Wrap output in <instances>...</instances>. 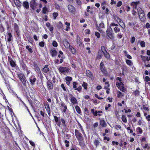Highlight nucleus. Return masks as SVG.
<instances>
[{"label": "nucleus", "instance_id": "f257e3e1", "mask_svg": "<svg viewBox=\"0 0 150 150\" xmlns=\"http://www.w3.org/2000/svg\"><path fill=\"white\" fill-rule=\"evenodd\" d=\"M122 78L117 77L116 78L117 80H119V81H117L116 83V86L122 92H125L126 91V89L124 87V85L122 82Z\"/></svg>", "mask_w": 150, "mask_h": 150}, {"label": "nucleus", "instance_id": "f03ea898", "mask_svg": "<svg viewBox=\"0 0 150 150\" xmlns=\"http://www.w3.org/2000/svg\"><path fill=\"white\" fill-rule=\"evenodd\" d=\"M58 69L60 73H62L65 75H66V74L69 72L70 70V69L68 67H60Z\"/></svg>", "mask_w": 150, "mask_h": 150}, {"label": "nucleus", "instance_id": "7ed1b4c3", "mask_svg": "<svg viewBox=\"0 0 150 150\" xmlns=\"http://www.w3.org/2000/svg\"><path fill=\"white\" fill-rule=\"evenodd\" d=\"M112 29L111 28H108L106 32V35L111 39L113 38V35L112 33Z\"/></svg>", "mask_w": 150, "mask_h": 150}, {"label": "nucleus", "instance_id": "20e7f679", "mask_svg": "<svg viewBox=\"0 0 150 150\" xmlns=\"http://www.w3.org/2000/svg\"><path fill=\"white\" fill-rule=\"evenodd\" d=\"M110 27L112 29L113 28L114 30L115 33H117L119 32L120 31V29L118 27L117 24H115L114 23H110Z\"/></svg>", "mask_w": 150, "mask_h": 150}, {"label": "nucleus", "instance_id": "39448f33", "mask_svg": "<svg viewBox=\"0 0 150 150\" xmlns=\"http://www.w3.org/2000/svg\"><path fill=\"white\" fill-rule=\"evenodd\" d=\"M75 135L76 138L79 141H82L83 140V138L82 134L77 129L75 130Z\"/></svg>", "mask_w": 150, "mask_h": 150}, {"label": "nucleus", "instance_id": "423d86ee", "mask_svg": "<svg viewBox=\"0 0 150 150\" xmlns=\"http://www.w3.org/2000/svg\"><path fill=\"white\" fill-rule=\"evenodd\" d=\"M36 0H31L30 3V7L33 10H35L37 8L38 4L36 2Z\"/></svg>", "mask_w": 150, "mask_h": 150}, {"label": "nucleus", "instance_id": "0eeeda50", "mask_svg": "<svg viewBox=\"0 0 150 150\" xmlns=\"http://www.w3.org/2000/svg\"><path fill=\"white\" fill-rule=\"evenodd\" d=\"M50 53L52 57L56 56L57 54V52L54 48H52L50 49Z\"/></svg>", "mask_w": 150, "mask_h": 150}, {"label": "nucleus", "instance_id": "6e6552de", "mask_svg": "<svg viewBox=\"0 0 150 150\" xmlns=\"http://www.w3.org/2000/svg\"><path fill=\"white\" fill-rule=\"evenodd\" d=\"M100 69L101 71L104 74H106L107 72L105 69L103 62H101L100 64Z\"/></svg>", "mask_w": 150, "mask_h": 150}, {"label": "nucleus", "instance_id": "1a4fd4ad", "mask_svg": "<svg viewBox=\"0 0 150 150\" xmlns=\"http://www.w3.org/2000/svg\"><path fill=\"white\" fill-rule=\"evenodd\" d=\"M102 50L103 52L105 57L107 58L108 59L110 57V55L105 50L104 47H102Z\"/></svg>", "mask_w": 150, "mask_h": 150}, {"label": "nucleus", "instance_id": "9d476101", "mask_svg": "<svg viewBox=\"0 0 150 150\" xmlns=\"http://www.w3.org/2000/svg\"><path fill=\"white\" fill-rule=\"evenodd\" d=\"M36 80L35 77L34 76H31L30 78V82L32 85L34 84Z\"/></svg>", "mask_w": 150, "mask_h": 150}, {"label": "nucleus", "instance_id": "9b49d317", "mask_svg": "<svg viewBox=\"0 0 150 150\" xmlns=\"http://www.w3.org/2000/svg\"><path fill=\"white\" fill-rule=\"evenodd\" d=\"M68 8L69 12L73 13L75 11V9L74 7L71 5H69L68 6Z\"/></svg>", "mask_w": 150, "mask_h": 150}, {"label": "nucleus", "instance_id": "f8f14e48", "mask_svg": "<svg viewBox=\"0 0 150 150\" xmlns=\"http://www.w3.org/2000/svg\"><path fill=\"white\" fill-rule=\"evenodd\" d=\"M86 73L87 76L92 79L93 78L92 73L89 70H87L86 71Z\"/></svg>", "mask_w": 150, "mask_h": 150}, {"label": "nucleus", "instance_id": "ddd939ff", "mask_svg": "<svg viewBox=\"0 0 150 150\" xmlns=\"http://www.w3.org/2000/svg\"><path fill=\"white\" fill-rule=\"evenodd\" d=\"M71 101L73 104H75L77 103V101L76 99L73 96H71L70 97Z\"/></svg>", "mask_w": 150, "mask_h": 150}, {"label": "nucleus", "instance_id": "4468645a", "mask_svg": "<svg viewBox=\"0 0 150 150\" xmlns=\"http://www.w3.org/2000/svg\"><path fill=\"white\" fill-rule=\"evenodd\" d=\"M139 3V1H137L136 2H132L131 4V5L133 6L134 9H136L137 8V6Z\"/></svg>", "mask_w": 150, "mask_h": 150}, {"label": "nucleus", "instance_id": "2eb2a0df", "mask_svg": "<svg viewBox=\"0 0 150 150\" xmlns=\"http://www.w3.org/2000/svg\"><path fill=\"white\" fill-rule=\"evenodd\" d=\"M49 70L48 66L46 65L42 69V71L44 73H47L49 71Z\"/></svg>", "mask_w": 150, "mask_h": 150}, {"label": "nucleus", "instance_id": "dca6fc26", "mask_svg": "<svg viewBox=\"0 0 150 150\" xmlns=\"http://www.w3.org/2000/svg\"><path fill=\"white\" fill-rule=\"evenodd\" d=\"M14 4L16 6L20 7L21 6V3L19 0H14Z\"/></svg>", "mask_w": 150, "mask_h": 150}, {"label": "nucleus", "instance_id": "f3484780", "mask_svg": "<svg viewBox=\"0 0 150 150\" xmlns=\"http://www.w3.org/2000/svg\"><path fill=\"white\" fill-rule=\"evenodd\" d=\"M23 6L26 9H28L29 8V3L27 1H24L23 2Z\"/></svg>", "mask_w": 150, "mask_h": 150}, {"label": "nucleus", "instance_id": "a211bd4d", "mask_svg": "<svg viewBox=\"0 0 150 150\" xmlns=\"http://www.w3.org/2000/svg\"><path fill=\"white\" fill-rule=\"evenodd\" d=\"M76 40L77 43L80 46L82 44V42L79 36L78 35L76 37Z\"/></svg>", "mask_w": 150, "mask_h": 150}, {"label": "nucleus", "instance_id": "6ab92c4d", "mask_svg": "<svg viewBox=\"0 0 150 150\" xmlns=\"http://www.w3.org/2000/svg\"><path fill=\"white\" fill-rule=\"evenodd\" d=\"M61 107H62L63 108V112H65L66 111V110L67 109V106L65 105L64 103L63 102H62L61 103Z\"/></svg>", "mask_w": 150, "mask_h": 150}, {"label": "nucleus", "instance_id": "aec40b11", "mask_svg": "<svg viewBox=\"0 0 150 150\" xmlns=\"http://www.w3.org/2000/svg\"><path fill=\"white\" fill-rule=\"evenodd\" d=\"M45 106L48 114L49 115L50 113V111L49 105L47 104H45Z\"/></svg>", "mask_w": 150, "mask_h": 150}, {"label": "nucleus", "instance_id": "412c9836", "mask_svg": "<svg viewBox=\"0 0 150 150\" xmlns=\"http://www.w3.org/2000/svg\"><path fill=\"white\" fill-rule=\"evenodd\" d=\"M47 85L48 89H52L53 88V86L52 83L50 82H47Z\"/></svg>", "mask_w": 150, "mask_h": 150}, {"label": "nucleus", "instance_id": "4be33fe9", "mask_svg": "<svg viewBox=\"0 0 150 150\" xmlns=\"http://www.w3.org/2000/svg\"><path fill=\"white\" fill-rule=\"evenodd\" d=\"M113 18L115 20L117 21V22H120L121 19L116 15L113 16Z\"/></svg>", "mask_w": 150, "mask_h": 150}, {"label": "nucleus", "instance_id": "5701e85b", "mask_svg": "<svg viewBox=\"0 0 150 150\" xmlns=\"http://www.w3.org/2000/svg\"><path fill=\"white\" fill-rule=\"evenodd\" d=\"M104 23H101L99 24V26H98L97 25H96V28H97V30H98L99 31H100V27L103 28L104 27Z\"/></svg>", "mask_w": 150, "mask_h": 150}, {"label": "nucleus", "instance_id": "b1692460", "mask_svg": "<svg viewBox=\"0 0 150 150\" xmlns=\"http://www.w3.org/2000/svg\"><path fill=\"white\" fill-rule=\"evenodd\" d=\"M34 67L36 71L38 72H41L40 69L37 64H34Z\"/></svg>", "mask_w": 150, "mask_h": 150}, {"label": "nucleus", "instance_id": "393cba45", "mask_svg": "<svg viewBox=\"0 0 150 150\" xmlns=\"http://www.w3.org/2000/svg\"><path fill=\"white\" fill-rule=\"evenodd\" d=\"M22 82L23 86H26V78H24V79L20 80Z\"/></svg>", "mask_w": 150, "mask_h": 150}, {"label": "nucleus", "instance_id": "a878e982", "mask_svg": "<svg viewBox=\"0 0 150 150\" xmlns=\"http://www.w3.org/2000/svg\"><path fill=\"white\" fill-rule=\"evenodd\" d=\"M18 76L20 80L24 79V78L25 77L24 75L22 73H20L18 75Z\"/></svg>", "mask_w": 150, "mask_h": 150}, {"label": "nucleus", "instance_id": "bb28decb", "mask_svg": "<svg viewBox=\"0 0 150 150\" xmlns=\"http://www.w3.org/2000/svg\"><path fill=\"white\" fill-rule=\"evenodd\" d=\"M57 27L59 28H62L63 27V25L61 22H59L56 25Z\"/></svg>", "mask_w": 150, "mask_h": 150}, {"label": "nucleus", "instance_id": "cd10ccee", "mask_svg": "<svg viewBox=\"0 0 150 150\" xmlns=\"http://www.w3.org/2000/svg\"><path fill=\"white\" fill-rule=\"evenodd\" d=\"M75 109L76 111V112L79 113V114H81V110L80 108L79 107L78 105H76L75 106Z\"/></svg>", "mask_w": 150, "mask_h": 150}, {"label": "nucleus", "instance_id": "c85d7f7f", "mask_svg": "<svg viewBox=\"0 0 150 150\" xmlns=\"http://www.w3.org/2000/svg\"><path fill=\"white\" fill-rule=\"evenodd\" d=\"M69 50L71 51L72 54H75L76 52V50L72 46L70 47Z\"/></svg>", "mask_w": 150, "mask_h": 150}, {"label": "nucleus", "instance_id": "c756f323", "mask_svg": "<svg viewBox=\"0 0 150 150\" xmlns=\"http://www.w3.org/2000/svg\"><path fill=\"white\" fill-rule=\"evenodd\" d=\"M100 125L103 127H104L105 126L106 123L103 120H101L100 121Z\"/></svg>", "mask_w": 150, "mask_h": 150}, {"label": "nucleus", "instance_id": "7c9ffc66", "mask_svg": "<svg viewBox=\"0 0 150 150\" xmlns=\"http://www.w3.org/2000/svg\"><path fill=\"white\" fill-rule=\"evenodd\" d=\"M14 28L16 32H17L18 30V27L16 23H14Z\"/></svg>", "mask_w": 150, "mask_h": 150}, {"label": "nucleus", "instance_id": "2f4dec72", "mask_svg": "<svg viewBox=\"0 0 150 150\" xmlns=\"http://www.w3.org/2000/svg\"><path fill=\"white\" fill-rule=\"evenodd\" d=\"M119 23L120 25L123 28H125V25L124 24V23L121 20V21L120 22H118Z\"/></svg>", "mask_w": 150, "mask_h": 150}, {"label": "nucleus", "instance_id": "473e14b6", "mask_svg": "<svg viewBox=\"0 0 150 150\" xmlns=\"http://www.w3.org/2000/svg\"><path fill=\"white\" fill-rule=\"evenodd\" d=\"M124 96L123 94H122L120 91H118L117 92V96L118 98Z\"/></svg>", "mask_w": 150, "mask_h": 150}, {"label": "nucleus", "instance_id": "72a5a7b5", "mask_svg": "<svg viewBox=\"0 0 150 150\" xmlns=\"http://www.w3.org/2000/svg\"><path fill=\"white\" fill-rule=\"evenodd\" d=\"M138 13L139 14H142L143 13V11L141 8H138L137 9Z\"/></svg>", "mask_w": 150, "mask_h": 150}, {"label": "nucleus", "instance_id": "f704fd0d", "mask_svg": "<svg viewBox=\"0 0 150 150\" xmlns=\"http://www.w3.org/2000/svg\"><path fill=\"white\" fill-rule=\"evenodd\" d=\"M65 80L67 81L71 82L72 80V78L71 77L67 76L65 78Z\"/></svg>", "mask_w": 150, "mask_h": 150}, {"label": "nucleus", "instance_id": "c9c22d12", "mask_svg": "<svg viewBox=\"0 0 150 150\" xmlns=\"http://www.w3.org/2000/svg\"><path fill=\"white\" fill-rule=\"evenodd\" d=\"M91 112H92L94 116H97V113L96 111H95V110L94 109H92L91 110Z\"/></svg>", "mask_w": 150, "mask_h": 150}, {"label": "nucleus", "instance_id": "e433bc0d", "mask_svg": "<svg viewBox=\"0 0 150 150\" xmlns=\"http://www.w3.org/2000/svg\"><path fill=\"white\" fill-rule=\"evenodd\" d=\"M26 48L28 50L29 52H30L32 53L33 52L31 48H30L29 46H26Z\"/></svg>", "mask_w": 150, "mask_h": 150}, {"label": "nucleus", "instance_id": "4c0bfd02", "mask_svg": "<svg viewBox=\"0 0 150 150\" xmlns=\"http://www.w3.org/2000/svg\"><path fill=\"white\" fill-rule=\"evenodd\" d=\"M10 63L12 67H15L16 66V64L12 60L10 61Z\"/></svg>", "mask_w": 150, "mask_h": 150}, {"label": "nucleus", "instance_id": "58836bf2", "mask_svg": "<svg viewBox=\"0 0 150 150\" xmlns=\"http://www.w3.org/2000/svg\"><path fill=\"white\" fill-rule=\"evenodd\" d=\"M122 121L125 123H126L127 122V120L126 119V116L124 115H122Z\"/></svg>", "mask_w": 150, "mask_h": 150}, {"label": "nucleus", "instance_id": "ea45409f", "mask_svg": "<svg viewBox=\"0 0 150 150\" xmlns=\"http://www.w3.org/2000/svg\"><path fill=\"white\" fill-rule=\"evenodd\" d=\"M126 62L128 65L129 66L132 65V62L131 60L127 59L126 60Z\"/></svg>", "mask_w": 150, "mask_h": 150}, {"label": "nucleus", "instance_id": "a19ab883", "mask_svg": "<svg viewBox=\"0 0 150 150\" xmlns=\"http://www.w3.org/2000/svg\"><path fill=\"white\" fill-rule=\"evenodd\" d=\"M58 15V13H57L54 12L53 13V18L54 19H55L57 17Z\"/></svg>", "mask_w": 150, "mask_h": 150}, {"label": "nucleus", "instance_id": "79ce46f5", "mask_svg": "<svg viewBox=\"0 0 150 150\" xmlns=\"http://www.w3.org/2000/svg\"><path fill=\"white\" fill-rule=\"evenodd\" d=\"M137 130L140 134H141L142 132V130L140 127H138L137 128Z\"/></svg>", "mask_w": 150, "mask_h": 150}, {"label": "nucleus", "instance_id": "37998d69", "mask_svg": "<svg viewBox=\"0 0 150 150\" xmlns=\"http://www.w3.org/2000/svg\"><path fill=\"white\" fill-rule=\"evenodd\" d=\"M77 83L74 82L73 83V88H74L76 89V86L77 85Z\"/></svg>", "mask_w": 150, "mask_h": 150}, {"label": "nucleus", "instance_id": "c03bdc74", "mask_svg": "<svg viewBox=\"0 0 150 150\" xmlns=\"http://www.w3.org/2000/svg\"><path fill=\"white\" fill-rule=\"evenodd\" d=\"M134 94L135 96H138L139 95L140 92L137 90L134 91Z\"/></svg>", "mask_w": 150, "mask_h": 150}, {"label": "nucleus", "instance_id": "a18cd8bd", "mask_svg": "<svg viewBox=\"0 0 150 150\" xmlns=\"http://www.w3.org/2000/svg\"><path fill=\"white\" fill-rule=\"evenodd\" d=\"M52 45L54 47H57L58 46V44L56 41H53L52 42Z\"/></svg>", "mask_w": 150, "mask_h": 150}, {"label": "nucleus", "instance_id": "49530a36", "mask_svg": "<svg viewBox=\"0 0 150 150\" xmlns=\"http://www.w3.org/2000/svg\"><path fill=\"white\" fill-rule=\"evenodd\" d=\"M63 42L64 45L66 44L68 47L69 46V44L67 40H65Z\"/></svg>", "mask_w": 150, "mask_h": 150}, {"label": "nucleus", "instance_id": "de8ad7c7", "mask_svg": "<svg viewBox=\"0 0 150 150\" xmlns=\"http://www.w3.org/2000/svg\"><path fill=\"white\" fill-rule=\"evenodd\" d=\"M140 44L141 47H144L145 46V42L143 41H141Z\"/></svg>", "mask_w": 150, "mask_h": 150}, {"label": "nucleus", "instance_id": "09e8293b", "mask_svg": "<svg viewBox=\"0 0 150 150\" xmlns=\"http://www.w3.org/2000/svg\"><path fill=\"white\" fill-rule=\"evenodd\" d=\"M47 11V8L46 7H44L42 9V13H43L45 14L46 13Z\"/></svg>", "mask_w": 150, "mask_h": 150}, {"label": "nucleus", "instance_id": "8fccbe9b", "mask_svg": "<svg viewBox=\"0 0 150 150\" xmlns=\"http://www.w3.org/2000/svg\"><path fill=\"white\" fill-rule=\"evenodd\" d=\"M95 35L96 36L97 38H100V34L97 32H96L95 33Z\"/></svg>", "mask_w": 150, "mask_h": 150}, {"label": "nucleus", "instance_id": "3c124183", "mask_svg": "<svg viewBox=\"0 0 150 150\" xmlns=\"http://www.w3.org/2000/svg\"><path fill=\"white\" fill-rule=\"evenodd\" d=\"M79 128L81 130L82 133L85 136H86V134H85V132L82 128V127L81 125L79 126Z\"/></svg>", "mask_w": 150, "mask_h": 150}, {"label": "nucleus", "instance_id": "603ef678", "mask_svg": "<svg viewBox=\"0 0 150 150\" xmlns=\"http://www.w3.org/2000/svg\"><path fill=\"white\" fill-rule=\"evenodd\" d=\"M87 84L85 82H83V83L82 86L85 89H87Z\"/></svg>", "mask_w": 150, "mask_h": 150}, {"label": "nucleus", "instance_id": "864d4df0", "mask_svg": "<svg viewBox=\"0 0 150 150\" xmlns=\"http://www.w3.org/2000/svg\"><path fill=\"white\" fill-rule=\"evenodd\" d=\"M123 35L121 33H118L117 35V38L119 39H121L122 38Z\"/></svg>", "mask_w": 150, "mask_h": 150}, {"label": "nucleus", "instance_id": "5fc2aeb1", "mask_svg": "<svg viewBox=\"0 0 150 150\" xmlns=\"http://www.w3.org/2000/svg\"><path fill=\"white\" fill-rule=\"evenodd\" d=\"M94 144L97 146L99 144V142L97 140H95L94 142Z\"/></svg>", "mask_w": 150, "mask_h": 150}, {"label": "nucleus", "instance_id": "6e6d98bb", "mask_svg": "<svg viewBox=\"0 0 150 150\" xmlns=\"http://www.w3.org/2000/svg\"><path fill=\"white\" fill-rule=\"evenodd\" d=\"M0 30L1 32H3L4 31V28L1 24H0Z\"/></svg>", "mask_w": 150, "mask_h": 150}, {"label": "nucleus", "instance_id": "4d7b16f0", "mask_svg": "<svg viewBox=\"0 0 150 150\" xmlns=\"http://www.w3.org/2000/svg\"><path fill=\"white\" fill-rule=\"evenodd\" d=\"M39 45L41 47H43L44 46V42L43 41L40 42L39 43Z\"/></svg>", "mask_w": 150, "mask_h": 150}, {"label": "nucleus", "instance_id": "13d9d810", "mask_svg": "<svg viewBox=\"0 0 150 150\" xmlns=\"http://www.w3.org/2000/svg\"><path fill=\"white\" fill-rule=\"evenodd\" d=\"M141 57L143 61L145 62L146 61V57L145 56L142 55L141 56Z\"/></svg>", "mask_w": 150, "mask_h": 150}, {"label": "nucleus", "instance_id": "bf43d9fd", "mask_svg": "<svg viewBox=\"0 0 150 150\" xmlns=\"http://www.w3.org/2000/svg\"><path fill=\"white\" fill-rule=\"evenodd\" d=\"M61 121L63 124V126H65L66 125L65 124V121L64 120L63 118H62L61 119Z\"/></svg>", "mask_w": 150, "mask_h": 150}, {"label": "nucleus", "instance_id": "052dcab7", "mask_svg": "<svg viewBox=\"0 0 150 150\" xmlns=\"http://www.w3.org/2000/svg\"><path fill=\"white\" fill-rule=\"evenodd\" d=\"M85 33L86 34H89L90 33V31L89 29H87L85 30Z\"/></svg>", "mask_w": 150, "mask_h": 150}, {"label": "nucleus", "instance_id": "680f3d73", "mask_svg": "<svg viewBox=\"0 0 150 150\" xmlns=\"http://www.w3.org/2000/svg\"><path fill=\"white\" fill-rule=\"evenodd\" d=\"M135 37H132L130 42L132 43H133L135 41Z\"/></svg>", "mask_w": 150, "mask_h": 150}, {"label": "nucleus", "instance_id": "e2e57ef3", "mask_svg": "<svg viewBox=\"0 0 150 150\" xmlns=\"http://www.w3.org/2000/svg\"><path fill=\"white\" fill-rule=\"evenodd\" d=\"M145 81L148 82L149 81H150V78L148 76H146L145 77Z\"/></svg>", "mask_w": 150, "mask_h": 150}, {"label": "nucleus", "instance_id": "0e129e2a", "mask_svg": "<svg viewBox=\"0 0 150 150\" xmlns=\"http://www.w3.org/2000/svg\"><path fill=\"white\" fill-rule=\"evenodd\" d=\"M69 142L67 140H66L65 141V145L66 147H68L69 146Z\"/></svg>", "mask_w": 150, "mask_h": 150}, {"label": "nucleus", "instance_id": "69168bd1", "mask_svg": "<svg viewBox=\"0 0 150 150\" xmlns=\"http://www.w3.org/2000/svg\"><path fill=\"white\" fill-rule=\"evenodd\" d=\"M122 2L121 1H119L117 4V7H120V6H121L122 5Z\"/></svg>", "mask_w": 150, "mask_h": 150}, {"label": "nucleus", "instance_id": "338daca9", "mask_svg": "<svg viewBox=\"0 0 150 150\" xmlns=\"http://www.w3.org/2000/svg\"><path fill=\"white\" fill-rule=\"evenodd\" d=\"M115 127L117 129H120L121 128V126L119 125H115Z\"/></svg>", "mask_w": 150, "mask_h": 150}, {"label": "nucleus", "instance_id": "774afa93", "mask_svg": "<svg viewBox=\"0 0 150 150\" xmlns=\"http://www.w3.org/2000/svg\"><path fill=\"white\" fill-rule=\"evenodd\" d=\"M146 118L148 121H150V115H148L146 116Z\"/></svg>", "mask_w": 150, "mask_h": 150}]
</instances>
